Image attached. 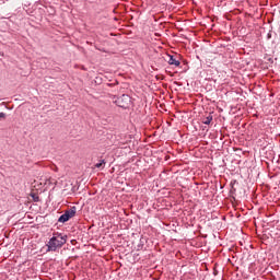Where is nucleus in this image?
<instances>
[{
	"label": "nucleus",
	"mask_w": 280,
	"mask_h": 280,
	"mask_svg": "<svg viewBox=\"0 0 280 280\" xmlns=\"http://www.w3.org/2000/svg\"><path fill=\"white\" fill-rule=\"evenodd\" d=\"M67 244V235L61 233H54V236L47 243V248L49 252H56L58 248H62Z\"/></svg>",
	"instance_id": "1"
},
{
	"label": "nucleus",
	"mask_w": 280,
	"mask_h": 280,
	"mask_svg": "<svg viewBox=\"0 0 280 280\" xmlns=\"http://www.w3.org/2000/svg\"><path fill=\"white\" fill-rule=\"evenodd\" d=\"M168 65H172L174 67H180V61L176 60L174 56H168Z\"/></svg>",
	"instance_id": "4"
},
{
	"label": "nucleus",
	"mask_w": 280,
	"mask_h": 280,
	"mask_svg": "<svg viewBox=\"0 0 280 280\" xmlns=\"http://www.w3.org/2000/svg\"><path fill=\"white\" fill-rule=\"evenodd\" d=\"M117 104L120 108H128V104H130V96L124 94L117 100Z\"/></svg>",
	"instance_id": "3"
},
{
	"label": "nucleus",
	"mask_w": 280,
	"mask_h": 280,
	"mask_svg": "<svg viewBox=\"0 0 280 280\" xmlns=\"http://www.w3.org/2000/svg\"><path fill=\"white\" fill-rule=\"evenodd\" d=\"M106 162L104 160H102L101 162L95 164V167L100 168L102 167V165H104Z\"/></svg>",
	"instance_id": "6"
},
{
	"label": "nucleus",
	"mask_w": 280,
	"mask_h": 280,
	"mask_svg": "<svg viewBox=\"0 0 280 280\" xmlns=\"http://www.w3.org/2000/svg\"><path fill=\"white\" fill-rule=\"evenodd\" d=\"M0 119H5V113H0Z\"/></svg>",
	"instance_id": "7"
},
{
	"label": "nucleus",
	"mask_w": 280,
	"mask_h": 280,
	"mask_svg": "<svg viewBox=\"0 0 280 280\" xmlns=\"http://www.w3.org/2000/svg\"><path fill=\"white\" fill-rule=\"evenodd\" d=\"M75 213H77V208L71 207L70 209L66 210L63 214L59 217L58 222H61L62 224H65V222H69L71 218H74Z\"/></svg>",
	"instance_id": "2"
},
{
	"label": "nucleus",
	"mask_w": 280,
	"mask_h": 280,
	"mask_svg": "<svg viewBox=\"0 0 280 280\" xmlns=\"http://www.w3.org/2000/svg\"><path fill=\"white\" fill-rule=\"evenodd\" d=\"M211 121H213V116L211 114H209L206 118L202 119V124H205L206 126H209Z\"/></svg>",
	"instance_id": "5"
}]
</instances>
